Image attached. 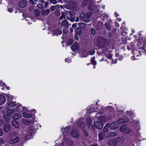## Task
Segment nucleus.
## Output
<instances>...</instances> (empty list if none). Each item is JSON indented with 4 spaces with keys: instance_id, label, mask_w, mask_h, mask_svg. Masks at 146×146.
Returning a JSON list of instances; mask_svg holds the SVG:
<instances>
[{
    "instance_id": "1",
    "label": "nucleus",
    "mask_w": 146,
    "mask_h": 146,
    "mask_svg": "<svg viewBox=\"0 0 146 146\" xmlns=\"http://www.w3.org/2000/svg\"><path fill=\"white\" fill-rule=\"evenodd\" d=\"M119 130L120 131L126 134H128L133 132V130L127 127V125L126 124L122 125L120 128Z\"/></svg>"
},
{
    "instance_id": "2",
    "label": "nucleus",
    "mask_w": 146,
    "mask_h": 146,
    "mask_svg": "<svg viewBox=\"0 0 146 146\" xmlns=\"http://www.w3.org/2000/svg\"><path fill=\"white\" fill-rule=\"evenodd\" d=\"M95 53L94 50H92L90 51H85L84 50H81L80 52V54L81 57H86L88 55H93Z\"/></svg>"
},
{
    "instance_id": "3",
    "label": "nucleus",
    "mask_w": 146,
    "mask_h": 146,
    "mask_svg": "<svg viewBox=\"0 0 146 146\" xmlns=\"http://www.w3.org/2000/svg\"><path fill=\"white\" fill-rule=\"evenodd\" d=\"M119 125L117 121L115 122L111 123L110 126V128L111 129H115L116 128L119 127Z\"/></svg>"
},
{
    "instance_id": "4",
    "label": "nucleus",
    "mask_w": 146,
    "mask_h": 146,
    "mask_svg": "<svg viewBox=\"0 0 146 146\" xmlns=\"http://www.w3.org/2000/svg\"><path fill=\"white\" fill-rule=\"evenodd\" d=\"M80 47L79 44L77 42L74 43L71 47V49L73 51H75L78 49Z\"/></svg>"
},
{
    "instance_id": "5",
    "label": "nucleus",
    "mask_w": 146,
    "mask_h": 146,
    "mask_svg": "<svg viewBox=\"0 0 146 146\" xmlns=\"http://www.w3.org/2000/svg\"><path fill=\"white\" fill-rule=\"evenodd\" d=\"M27 5V2L26 1L23 0L20 1L19 3V6L21 8L25 7Z\"/></svg>"
},
{
    "instance_id": "6",
    "label": "nucleus",
    "mask_w": 146,
    "mask_h": 146,
    "mask_svg": "<svg viewBox=\"0 0 146 146\" xmlns=\"http://www.w3.org/2000/svg\"><path fill=\"white\" fill-rule=\"evenodd\" d=\"M129 119L125 117H123L120 118V119L118 120L117 121L119 123V125L120 123H126L128 121Z\"/></svg>"
},
{
    "instance_id": "7",
    "label": "nucleus",
    "mask_w": 146,
    "mask_h": 146,
    "mask_svg": "<svg viewBox=\"0 0 146 146\" xmlns=\"http://www.w3.org/2000/svg\"><path fill=\"white\" fill-rule=\"evenodd\" d=\"M92 13L89 12L87 13L85 15V19H84V22H89L90 21V17Z\"/></svg>"
},
{
    "instance_id": "8",
    "label": "nucleus",
    "mask_w": 146,
    "mask_h": 146,
    "mask_svg": "<svg viewBox=\"0 0 146 146\" xmlns=\"http://www.w3.org/2000/svg\"><path fill=\"white\" fill-rule=\"evenodd\" d=\"M11 126L8 124H6L4 125L3 129L4 131L5 132H8L10 129Z\"/></svg>"
},
{
    "instance_id": "9",
    "label": "nucleus",
    "mask_w": 146,
    "mask_h": 146,
    "mask_svg": "<svg viewBox=\"0 0 146 146\" xmlns=\"http://www.w3.org/2000/svg\"><path fill=\"white\" fill-rule=\"evenodd\" d=\"M94 44L99 47L100 46V41L99 37L96 38L94 40Z\"/></svg>"
},
{
    "instance_id": "10",
    "label": "nucleus",
    "mask_w": 146,
    "mask_h": 146,
    "mask_svg": "<svg viewBox=\"0 0 146 146\" xmlns=\"http://www.w3.org/2000/svg\"><path fill=\"white\" fill-rule=\"evenodd\" d=\"M19 138L18 137H16L13 139H11L9 142L10 144H13L19 141Z\"/></svg>"
},
{
    "instance_id": "11",
    "label": "nucleus",
    "mask_w": 146,
    "mask_h": 146,
    "mask_svg": "<svg viewBox=\"0 0 146 146\" xmlns=\"http://www.w3.org/2000/svg\"><path fill=\"white\" fill-rule=\"evenodd\" d=\"M61 26L62 27H64L65 28H68V22L66 20L63 21L61 22Z\"/></svg>"
},
{
    "instance_id": "12",
    "label": "nucleus",
    "mask_w": 146,
    "mask_h": 146,
    "mask_svg": "<svg viewBox=\"0 0 146 146\" xmlns=\"http://www.w3.org/2000/svg\"><path fill=\"white\" fill-rule=\"evenodd\" d=\"M63 131V134L64 135V139L65 138V136L66 134L68 133L69 131V129L68 127H66L62 129Z\"/></svg>"
},
{
    "instance_id": "13",
    "label": "nucleus",
    "mask_w": 146,
    "mask_h": 146,
    "mask_svg": "<svg viewBox=\"0 0 146 146\" xmlns=\"http://www.w3.org/2000/svg\"><path fill=\"white\" fill-rule=\"evenodd\" d=\"M21 114L19 113H16L12 116V118L13 119H17L21 117Z\"/></svg>"
},
{
    "instance_id": "14",
    "label": "nucleus",
    "mask_w": 146,
    "mask_h": 146,
    "mask_svg": "<svg viewBox=\"0 0 146 146\" xmlns=\"http://www.w3.org/2000/svg\"><path fill=\"white\" fill-rule=\"evenodd\" d=\"M71 135L74 137L77 138L79 137V134L76 131H73L71 133Z\"/></svg>"
},
{
    "instance_id": "15",
    "label": "nucleus",
    "mask_w": 146,
    "mask_h": 146,
    "mask_svg": "<svg viewBox=\"0 0 146 146\" xmlns=\"http://www.w3.org/2000/svg\"><path fill=\"white\" fill-rule=\"evenodd\" d=\"M5 101V99L4 96L0 95V105L3 104Z\"/></svg>"
},
{
    "instance_id": "16",
    "label": "nucleus",
    "mask_w": 146,
    "mask_h": 146,
    "mask_svg": "<svg viewBox=\"0 0 146 146\" xmlns=\"http://www.w3.org/2000/svg\"><path fill=\"white\" fill-rule=\"evenodd\" d=\"M12 126L16 128H18L19 127V123L17 121H13L12 122Z\"/></svg>"
},
{
    "instance_id": "17",
    "label": "nucleus",
    "mask_w": 146,
    "mask_h": 146,
    "mask_svg": "<svg viewBox=\"0 0 146 146\" xmlns=\"http://www.w3.org/2000/svg\"><path fill=\"white\" fill-rule=\"evenodd\" d=\"M100 123L99 121H95L94 122V125L95 127L98 129H100Z\"/></svg>"
},
{
    "instance_id": "18",
    "label": "nucleus",
    "mask_w": 146,
    "mask_h": 146,
    "mask_svg": "<svg viewBox=\"0 0 146 146\" xmlns=\"http://www.w3.org/2000/svg\"><path fill=\"white\" fill-rule=\"evenodd\" d=\"M22 121L23 122L24 124L27 125H29L32 123V121L30 120H27L25 119H23Z\"/></svg>"
},
{
    "instance_id": "19",
    "label": "nucleus",
    "mask_w": 146,
    "mask_h": 146,
    "mask_svg": "<svg viewBox=\"0 0 146 146\" xmlns=\"http://www.w3.org/2000/svg\"><path fill=\"white\" fill-rule=\"evenodd\" d=\"M116 141L113 139L110 140L108 141V143L111 145H115Z\"/></svg>"
},
{
    "instance_id": "20",
    "label": "nucleus",
    "mask_w": 146,
    "mask_h": 146,
    "mask_svg": "<svg viewBox=\"0 0 146 146\" xmlns=\"http://www.w3.org/2000/svg\"><path fill=\"white\" fill-rule=\"evenodd\" d=\"M15 106V104L14 102H9L8 104V107L9 108L13 107Z\"/></svg>"
},
{
    "instance_id": "21",
    "label": "nucleus",
    "mask_w": 146,
    "mask_h": 146,
    "mask_svg": "<svg viewBox=\"0 0 146 146\" xmlns=\"http://www.w3.org/2000/svg\"><path fill=\"white\" fill-rule=\"evenodd\" d=\"M85 15L84 13H82L80 15V19L82 21H84V19H85Z\"/></svg>"
},
{
    "instance_id": "22",
    "label": "nucleus",
    "mask_w": 146,
    "mask_h": 146,
    "mask_svg": "<svg viewBox=\"0 0 146 146\" xmlns=\"http://www.w3.org/2000/svg\"><path fill=\"white\" fill-rule=\"evenodd\" d=\"M110 127V124L108 123L104 127V132H107L109 127Z\"/></svg>"
},
{
    "instance_id": "23",
    "label": "nucleus",
    "mask_w": 146,
    "mask_h": 146,
    "mask_svg": "<svg viewBox=\"0 0 146 146\" xmlns=\"http://www.w3.org/2000/svg\"><path fill=\"white\" fill-rule=\"evenodd\" d=\"M78 125L79 128H80L84 127L85 126L84 123L81 121L78 123Z\"/></svg>"
},
{
    "instance_id": "24",
    "label": "nucleus",
    "mask_w": 146,
    "mask_h": 146,
    "mask_svg": "<svg viewBox=\"0 0 146 146\" xmlns=\"http://www.w3.org/2000/svg\"><path fill=\"white\" fill-rule=\"evenodd\" d=\"M23 116L25 117L29 118L31 117V115L30 114H28L25 112L23 113Z\"/></svg>"
},
{
    "instance_id": "25",
    "label": "nucleus",
    "mask_w": 146,
    "mask_h": 146,
    "mask_svg": "<svg viewBox=\"0 0 146 146\" xmlns=\"http://www.w3.org/2000/svg\"><path fill=\"white\" fill-rule=\"evenodd\" d=\"M86 123L88 126H90L92 123V122L91 119L90 118H88L87 119Z\"/></svg>"
},
{
    "instance_id": "26",
    "label": "nucleus",
    "mask_w": 146,
    "mask_h": 146,
    "mask_svg": "<svg viewBox=\"0 0 146 146\" xmlns=\"http://www.w3.org/2000/svg\"><path fill=\"white\" fill-rule=\"evenodd\" d=\"M107 121V118L104 115L101 116V121L103 122H106Z\"/></svg>"
},
{
    "instance_id": "27",
    "label": "nucleus",
    "mask_w": 146,
    "mask_h": 146,
    "mask_svg": "<svg viewBox=\"0 0 146 146\" xmlns=\"http://www.w3.org/2000/svg\"><path fill=\"white\" fill-rule=\"evenodd\" d=\"M55 32L56 33V35H60L62 33V32L61 30L57 29L55 31Z\"/></svg>"
},
{
    "instance_id": "28",
    "label": "nucleus",
    "mask_w": 146,
    "mask_h": 146,
    "mask_svg": "<svg viewBox=\"0 0 146 146\" xmlns=\"http://www.w3.org/2000/svg\"><path fill=\"white\" fill-rule=\"evenodd\" d=\"M105 26L107 30H109L111 29V25L108 23H106Z\"/></svg>"
},
{
    "instance_id": "29",
    "label": "nucleus",
    "mask_w": 146,
    "mask_h": 146,
    "mask_svg": "<svg viewBox=\"0 0 146 146\" xmlns=\"http://www.w3.org/2000/svg\"><path fill=\"white\" fill-rule=\"evenodd\" d=\"M15 110L13 109L9 110L7 111V113L11 114H12L15 112Z\"/></svg>"
},
{
    "instance_id": "30",
    "label": "nucleus",
    "mask_w": 146,
    "mask_h": 146,
    "mask_svg": "<svg viewBox=\"0 0 146 146\" xmlns=\"http://www.w3.org/2000/svg\"><path fill=\"white\" fill-rule=\"evenodd\" d=\"M49 12H50L49 9H48L45 10H44V11H43L42 12V13H43V14L44 15H47L48 14Z\"/></svg>"
},
{
    "instance_id": "31",
    "label": "nucleus",
    "mask_w": 146,
    "mask_h": 146,
    "mask_svg": "<svg viewBox=\"0 0 146 146\" xmlns=\"http://www.w3.org/2000/svg\"><path fill=\"white\" fill-rule=\"evenodd\" d=\"M57 5L51 6L50 8L51 11H53L57 7Z\"/></svg>"
},
{
    "instance_id": "32",
    "label": "nucleus",
    "mask_w": 146,
    "mask_h": 146,
    "mask_svg": "<svg viewBox=\"0 0 146 146\" xmlns=\"http://www.w3.org/2000/svg\"><path fill=\"white\" fill-rule=\"evenodd\" d=\"M65 18V14L64 13H62L61 17L59 18L60 20H62Z\"/></svg>"
},
{
    "instance_id": "33",
    "label": "nucleus",
    "mask_w": 146,
    "mask_h": 146,
    "mask_svg": "<svg viewBox=\"0 0 146 146\" xmlns=\"http://www.w3.org/2000/svg\"><path fill=\"white\" fill-rule=\"evenodd\" d=\"M81 33V30L80 29L78 28L76 30V33L78 35H80Z\"/></svg>"
},
{
    "instance_id": "34",
    "label": "nucleus",
    "mask_w": 146,
    "mask_h": 146,
    "mask_svg": "<svg viewBox=\"0 0 146 146\" xmlns=\"http://www.w3.org/2000/svg\"><path fill=\"white\" fill-rule=\"evenodd\" d=\"M79 25L80 27L83 28L85 27L86 24L85 23H80Z\"/></svg>"
},
{
    "instance_id": "35",
    "label": "nucleus",
    "mask_w": 146,
    "mask_h": 146,
    "mask_svg": "<svg viewBox=\"0 0 146 146\" xmlns=\"http://www.w3.org/2000/svg\"><path fill=\"white\" fill-rule=\"evenodd\" d=\"M35 14L36 16H39L40 14L39 11L38 10H36L35 11Z\"/></svg>"
},
{
    "instance_id": "36",
    "label": "nucleus",
    "mask_w": 146,
    "mask_h": 146,
    "mask_svg": "<svg viewBox=\"0 0 146 146\" xmlns=\"http://www.w3.org/2000/svg\"><path fill=\"white\" fill-rule=\"evenodd\" d=\"M110 135V136H115L117 135V134L115 132H111Z\"/></svg>"
},
{
    "instance_id": "37",
    "label": "nucleus",
    "mask_w": 146,
    "mask_h": 146,
    "mask_svg": "<svg viewBox=\"0 0 146 146\" xmlns=\"http://www.w3.org/2000/svg\"><path fill=\"white\" fill-rule=\"evenodd\" d=\"M91 61L92 63L94 65L96 64V62L94 60V58H91Z\"/></svg>"
},
{
    "instance_id": "38",
    "label": "nucleus",
    "mask_w": 146,
    "mask_h": 146,
    "mask_svg": "<svg viewBox=\"0 0 146 146\" xmlns=\"http://www.w3.org/2000/svg\"><path fill=\"white\" fill-rule=\"evenodd\" d=\"M73 42L72 40V39H70L68 40V44L69 46H70L72 44Z\"/></svg>"
},
{
    "instance_id": "39",
    "label": "nucleus",
    "mask_w": 146,
    "mask_h": 146,
    "mask_svg": "<svg viewBox=\"0 0 146 146\" xmlns=\"http://www.w3.org/2000/svg\"><path fill=\"white\" fill-rule=\"evenodd\" d=\"M91 33L93 35H94L96 34V31L94 29H92L91 30Z\"/></svg>"
},
{
    "instance_id": "40",
    "label": "nucleus",
    "mask_w": 146,
    "mask_h": 146,
    "mask_svg": "<svg viewBox=\"0 0 146 146\" xmlns=\"http://www.w3.org/2000/svg\"><path fill=\"white\" fill-rule=\"evenodd\" d=\"M106 40L105 39H104V41L102 43V44L103 45L102 46L101 45V48H102V47H105V44H106Z\"/></svg>"
},
{
    "instance_id": "41",
    "label": "nucleus",
    "mask_w": 146,
    "mask_h": 146,
    "mask_svg": "<svg viewBox=\"0 0 146 146\" xmlns=\"http://www.w3.org/2000/svg\"><path fill=\"white\" fill-rule=\"evenodd\" d=\"M37 7L40 9H42L43 8V6L40 4H38L37 5Z\"/></svg>"
},
{
    "instance_id": "42",
    "label": "nucleus",
    "mask_w": 146,
    "mask_h": 146,
    "mask_svg": "<svg viewBox=\"0 0 146 146\" xmlns=\"http://www.w3.org/2000/svg\"><path fill=\"white\" fill-rule=\"evenodd\" d=\"M88 0H85L82 3L83 5H86L88 3Z\"/></svg>"
},
{
    "instance_id": "43",
    "label": "nucleus",
    "mask_w": 146,
    "mask_h": 146,
    "mask_svg": "<svg viewBox=\"0 0 146 146\" xmlns=\"http://www.w3.org/2000/svg\"><path fill=\"white\" fill-rule=\"evenodd\" d=\"M4 141L3 139L2 138H0V145H2L4 143Z\"/></svg>"
},
{
    "instance_id": "44",
    "label": "nucleus",
    "mask_w": 146,
    "mask_h": 146,
    "mask_svg": "<svg viewBox=\"0 0 146 146\" xmlns=\"http://www.w3.org/2000/svg\"><path fill=\"white\" fill-rule=\"evenodd\" d=\"M3 131L2 129L0 128V136H1L3 135Z\"/></svg>"
},
{
    "instance_id": "45",
    "label": "nucleus",
    "mask_w": 146,
    "mask_h": 146,
    "mask_svg": "<svg viewBox=\"0 0 146 146\" xmlns=\"http://www.w3.org/2000/svg\"><path fill=\"white\" fill-rule=\"evenodd\" d=\"M34 9L33 6H31L29 7V10L30 11H33Z\"/></svg>"
},
{
    "instance_id": "46",
    "label": "nucleus",
    "mask_w": 146,
    "mask_h": 146,
    "mask_svg": "<svg viewBox=\"0 0 146 146\" xmlns=\"http://www.w3.org/2000/svg\"><path fill=\"white\" fill-rule=\"evenodd\" d=\"M77 25L76 24H74L72 25V27L74 29H75L77 27Z\"/></svg>"
},
{
    "instance_id": "47",
    "label": "nucleus",
    "mask_w": 146,
    "mask_h": 146,
    "mask_svg": "<svg viewBox=\"0 0 146 146\" xmlns=\"http://www.w3.org/2000/svg\"><path fill=\"white\" fill-rule=\"evenodd\" d=\"M63 32L64 33L66 34L67 33L68 31L66 29H63Z\"/></svg>"
},
{
    "instance_id": "48",
    "label": "nucleus",
    "mask_w": 146,
    "mask_h": 146,
    "mask_svg": "<svg viewBox=\"0 0 146 146\" xmlns=\"http://www.w3.org/2000/svg\"><path fill=\"white\" fill-rule=\"evenodd\" d=\"M8 11L10 12H12L13 11V10L12 8H10L8 9Z\"/></svg>"
},
{
    "instance_id": "49",
    "label": "nucleus",
    "mask_w": 146,
    "mask_h": 146,
    "mask_svg": "<svg viewBox=\"0 0 146 146\" xmlns=\"http://www.w3.org/2000/svg\"><path fill=\"white\" fill-rule=\"evenodd\" d=\"M51 2L54 4H56L57 3V1L56 0H52Z\"/></svg>"
},
{
    "instance_id": "50",
    "label": "nucleus",
    "mask_w": 146,
    "mask_h": 146,
    "mask_svg": "<svg viewBox=\"0 0 146 146\" xmlns=\"http://www.w3.org/2000/svg\"><path fill=\"white\" fill-rule=\"evenodd\" d=\"M127 113L128 115H130L132 114V113L131 111H127Z\"/></svg>"
},
{
    "instance_id": "51",
    "label": "nucleus",
    "mask_w": 146,
    "mask_h": 146,
    "mask_svg": "<svg viewBox=\"0 0 146 146\" xmlns=\"http://www.w3.org/2000/svg\"><path fill=\"white\" fill-rule=\"evenodd\" d=\"M4 85V84L1 81H0V86H3Z\"/></svg>"
},
{
    "instance_id": "52",
    "label": "nucleus",
    "mask_w": 146,
    "mask_h": 146,
    "mask_svg": "<svg viewBox=\"0 0 146 146\" xmlns=\"http://www.w3.org/2000/svg\"><path fill=\"white\" fill-rule=\"evenodd\" d=\"M117 62V60L115 59V60H113L112 62V63L113 64Z\"/></svg>"
},
{
    "instance_id": "53",
    "label": "nucleus",
    "mask_w": 146,
    "mask_h": 146,
    "mask_svg": "<svg viewBox=\"0 0 146 146\" xmlns=\"http://www.w3.org/2000/svg\"><path fill=\"white\" fill-rule=\"evenodd\" d=\"M3 123V120H0V126L1 125H2Z\"/></svg>"
},
{
    "instance_id": "54",
    "label": "nucleus",
    "mask_w": 146,
    "mask_h": 146,
    "mask_svg": "<svg viewBox=\"0 0 146 146\" xmlns=\"http://www.w3.org/2000/svg\"><path fill=\"white\" fill-rule=\"evenodd\" d=\"M29 1L31 3H32V4H34V2L33 0H29Z\"/></svg>"
},
{
    "instance_id": "55",
    "label": "nucleus",
    "mask_w": 146,
    "mask_h": 146,
    "mask_svg": "<svg viewBox=\"0 0 146 146\" xmlns=\"http://www.w3.org/2000/svg\"><path fill=\"white\" fill-rule=\"evenodd\" d=\"M105 39H104V38H102L101 37V44H102V43L103 42H102V40H104H104Z\"/></svg>"
},
{
    "instance_id": "56",
    "label": "nucleus",
    "mask_w": 146,
    "mask_h": 146,
    "mask_svg": "<svg viewBox=\"0 0 146 146\" xmlns=\"http://www.w3.org/2000/svg\"><path fill=\"white\" fill-rule=\"evenodd\" d=\"M112 56L111 54H110L109 56H108V58H112Z\"/></svg>"
},
{
    "instance_id": "57",
    "label": "nucleus",
    "mask_w": 146,
    "mask_h": 146,
    "mask_svg": "<svg viewBox=\"0 0 146 146\" xmlns=\"http://www.w3.org/2000/svg\"><path fill=\"white\" fill-rule=\"evenodd\" d=\"M39 1L42 3H43L44 2V0H39Z\"/></svg>"
},
{
    "instance_id": "58",
    "label": "nucleus",
    "mask_w": 146,
    "mask_h": 146,
    "mask_svg": "<svg viewBox=\"0 0 146 146\" xmlns=\"http://www.w3.org/2000/svg\"><path fill=\"white\" fill-rule=\"evenodd\" d=\"M108 35H109V36L110 37H111V33L109 32L108 33Z\"/></svg>"
},
{
    "instance_id": "59",
    "label": "nucleus",
    "mask_w": 146,
    "mask_h": 146,
    "mask_svg": "<svg viewBox=\"0 0 146 146\" xmlns=\"http://www.w3.org/2000/svg\"><path fill=\"white\" fill-rule=\"evenodd\" d=\"M79 18L78 17H77L76 18V22H78L79 21Z\"/></svg>"
},
{
    "instance_id": "60",
    "label": "nucleus",
    "mask_w": 146,
    "mask_h": 146,
    "mask_svg": "<svg viewBox=\"0 0 146 146\" xmlns=\"http://www.w3.org/2000/svg\"><path fill=\"white\" fill-rule=\"evenodd\" d=\"M19 108V106H17L16 108V111H17L18 110V109Z\"/></svg>"
},
{
    "instance_id": "61",
    "label": "nucleus",
    "mask_w": 146,
    "mask_h": 146,
    "mask_svg": "<svg viewBox=\"0 0 146 146\" xmlns=\"http://www.w3.org/2000/svg\"><path fill=\"white\" fill-rule=\"evenodd\" d=\"M99 137V140L100 139V133H99L98 135Z\"/></svg>"
},
{
    "instance_id": "62",
    "label": "nucleus",
    "mask_w": 146,
    "mask_h": 146,
    "mask_svg": "<svg viewBox=\"0 0 146 146\" xmlns=\"http://www.w3.org/2000/svg\"><path fill=\"white\" fill-rule=\"evenodd\" d=\"M85 134L86 136H87L88 135V133L87 132H86L85 133Z\"/></svg>"
},
{
    "instance_id": "63",
    "label": "nucleus",
    "mask_w": 146,
    "mask_h": 146,
    "mask_svg": "<svg viewBox=\"0 0 146 146\" xmlns=\"http://www.w3.org/2000/svg\"><path fill=\"white\" fill-rule=\"evenodd\" d=\"M70 32L71 33L73 31V30L71 28H70Z\"/></svg>"
},
{
    "instance_id": "64",
    "label": "nucleus",
    "mask_w": 146,
    "mask_h": 146,
    "mask_svg": "<svg viewBox=\"0 0 146 146\" xmlns=\"http://www.w3.org/2000/svg\"><path fill=\"white\" fill-rule=\"evenodd\" d=\"M48 5V3L47 2H45L44 3V5L46 6V5Z\"/></svg>"
}]
</instances>
